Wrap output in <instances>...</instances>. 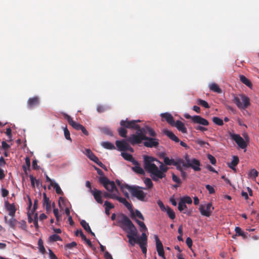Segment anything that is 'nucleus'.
Here are the masks:
<instances>
[{"mask_svg":"<svg viewBox=\"0 0 259 259\" xmlns=\"http://www.w3.org/2000/svg\"><path fill=\"white\" fill-rule=\"evenodd\" d=\"M117 221L120 224V228L127 234L131 233L135 235L138 230L131 221V220L125 214H120L118 215Z\"/></svg>","mask_w":259,"mask_h":259,"instance_id":"3","label":"nucleus"},{"mask_svg":"<svg viewBox=\"0 0 259 259\" xmlns=\"http://www.w3.org/2000/svg\"><path fill=\"white\" fill-rule=\"evenodd\" d=\"M64 133L65 138L67 140H71V138L70 137V132L66 127L64 129Z\"/></svg>","mask_w":259,"mask_h":259,"instance_id":"59","label":"nucleus"},{"mask_svg":"<svg viewBox=\"0 0 259 259\" xmlns=\"http://www.w3.org/2000/svg\"><path fill=\"white\" fill-rule=\"evenodd\" d=\"M207 158L209 160L210 163L212 164H213V165H215V163H216V159H215V158H214V156H213L211 154H209L207 155Z\"/></svg>","mask_w":259,"mask_h":259,"instance_id":"57","label":"nucleus"},{"mask_svg":"<svg viewBox=\"0 0 259 259\" xmlns=\"http://www.w3.org/2000/svg\"><path fill=\"white\" fill-rule=\"evenodd\" d=\"M64 117L67 120L68 122L76 130L79 131L82 125L78 123L72 119L70 116L67 114L66 113L63 114Z\"/></svg>","mask_w":259,"mask_h":259,"instance_id":"12","label":"nucleus"},{"mask_svg":"<svg viewBox=\"0 0 259 259\" xmlns=\"http://www.w3.org/2000/svg\"><path fill=\"white\" fill-rule=\"evenodd\" d=\"M258 176V172L255 169H252L250 170L248 176L250 178H255Z\"/></svg>","mask_w":259,"mask_h":259,"instance_id":"48","label":"nucleus"},{"mask_svg":"<svg viewBox=\"0 0 259 259\" xmlns=\"http://www.w3.org/2000/svg\"><path fill=\"white\" fill-rule=\"evenodd\" d=\"M127 138H126V141H124V140L119 141V140H117V141H116L115 142L116 146L118 148L119 150H120L121 151H127V147L128 146V143H129L127 141Z\"/></svg>","mask_w":259,"mask_h":259,"instance_id":"14","label":"nucleus"},{"mask_svg":"<svg viewBox=\"0 0 259 259\" xmlns=\"http://www.w3.org/2000/svg\"><path fill=\"white\" fill-rule=\"evenodd\" d=\"M178 209L180 211L183 212L184 213L187 214L188 215H190L191 214L190 211H188V208L186 204L181 200H180L178 203Z\"/></svg>","mask_w":259,"mask_h":259,"instance_id":"20","label":"nucleus"},{"mask_svg":"<svg viewBox=\"0 0 259 259\" xmlns=\"http://www.w3.org/2000/svg\"><path fill=\"white\" fill-rule=\"evenodd\" d=\"M229 135L233 141H234L238 146L242 149H245L247 146V143L239 134L229 132Z\"/></svg>","mask_w":259,"mask_h":259,"instance_id":"6","label":"nucleus"},{"mask_svg":"<svg viewBox=\"0 0 259 259\" xmlns=\"http://www.w3.org/2000/svg\"><path fill=\"white\" fill-rule=\"evenodd\" d=\"M90 193L92 194L95 200L99 203L102 204L103 200L102 199V192L100 190L94 188L93 190H91Z\"/></svg>","mask_w":259,"mask_h":259,"instance_id":"13","label":"nucleus"},{"mask_svg":"<svg viewBox=\"0 0 259 259\" xmlns=\"http://www.w3.org/2000/svg\"><path fill=\"white\" fill-rule=\"evenodd\" d=\"M77 246V243L75 242H72L71 243H68L65 245V247L68 249H72Z\"/></svg>","mask_w":259,"mask_h":259,"instance_id":"56","label":"nucleus"},{"mask_svg":"<svg viewBox=\"0 0 259 259\" xmlns=\"http://www.w3.org/2000/svg\"><path fill=\"white\" fill-rule=\"evenodd\" d=\"M147 243V236L145 233H142L141 236L139 237V243Z\"/></svg>","mask_w":259,"mask_h":259,"instance_id":"40","label":"nucleus"},{"mask_svg":"<svg viewBox=\"0 0 259 259\" xmlns=\"http://www.w3.org/2000/svg\"><path fill=\"white\" fill-rule=\"evenodd\" d=\"M121 156L125 160L131 162L133 163V164H138V161L133 158V156L131 154L127 153L122 152Z\"/></svg>","mask_w":259,"mask_h":259,"instance_id":"22","label":"nucleus"},{"mask_svg":"<svg viewBox=\"0 0 259 259\" xmlns=\"http://www.w3.org/2000/svg\"><path fill=\"white\" fill-rule=\"evenodd\" d=\"M126 189L132 196L141 201H146V193L142 190V188L137 186H125Z\"/></svg>","mask_w":259,"mask_h":259,"instance_id":"5","label":"nucleus"},{"mask_svg":"<svg viewBox=\"0 0 259 259\" xmlns=\"http://www.w3.org/2000/svg\"><path fill=\"white\" fill-rule=\"evenodd\" d=\"M144 183L146 185V186L149 189H151L152 188L153 184L151 181V180L150 178H147L144 180Z\"/></svg>","mask_w":259,"mask_h":259,"instance_id":"52","label":"nucleus"},{"mask_svg":"<svg viewBox=\"0 0 259 259\" xmlns=\"http://www.w3.org/2000/svg\"><path fill=\"white\" fill-rule=\"evenodd\" d=\"M2 147L5 151H8L11 147L10 145L8 144L6 142L3 141L2 142Z\"/></svg>","mask_w":259,"mask_h":259,"instance_id":"62","label":"nucleus"},{"mask_svg":"<svg viewBox=\"0 0 259 259\" xmlns=\"http://www.w3.org/2000/svg\"><path fill=\"white\" fill-rule=\"evenodd\" d=\"M197 103L198 105H201L205 108H209L210 107L207 102L201 99H199L197 100Z\"/></svg>","mask_w":259,"mask_h":259,"instance_id":"43","label":"nucleus"},{"mask_svg":"<svg viewBox=\"0 0 259 259\" xmlns=\"http://www.w3.org/2000/svg\"><path fill=\"white\" fill-rule=\"evenodd\" d=\"M117 194L118 193H111V192L108 193V192H105L103 194V197L105 198L115 199L116 194Z\"/></svg>","mask_w":259,"mask_h":259,"instance_id":"39","label":"nucleus"},{"mask_svg":"<svg viewBox=\"0 0 259 259\" xmlns=\"http://www.w3.org/2000/svg\"><path fill=\"white\" fill-rule=\"evenodd\" d=\"M172 179L177 184H181V181L180 179L174 173L172 174Z\"/></svg>","mask_w":259,"mask_h":259,"instance_id":"61","label":"nucleus"},{"mask_svg":"<svg viewBox=\"0 0 259 259\" xmlns=\"http://www.w3.org/2000/svg\"><path fill=\"white\" fill-rule=\"evenodd\" d=\"M50 259H58L57 256L54 254L51 249H49Z\"/></svg>","mask_w":259,"mask_h":259,"instance_id":"64","label":"nucleus"},{"mask_svg":"<svg viewBox=\"0 0 259 259\" xmlns=\"http://www.w3.org/2000/svg\"><path fill=\"white\" fill-rule=\"evenodd\" d=\"M184 117L186 119H191L193 123H197L204 126L209 125V122L206 119L199 115L191 116L189 114H185Z\"/></svg>","mask_w":259,"mask_h":259,"instance_id":"7","label":"nucleus"},{"mask_svg":"<svg viewBox=\"0 0 259 259\" xmlns=\"http://www.w3.org/2000/svg\"><path fill=\"white\" fill-rule=\"evenodd\" d=\"M182 133L186 134L187 132L186 127H185L184 123L180 120H177L175 122L174 125Z\"/></svg>","mask_w":259,"mask_h":259,"instance_id":"21","label":"nucleus"},{"mask_svg":"<svg viewBox=\"0 0 259 259\" xmlns=\"http://www.w3.org/2000/svg\"><path fill=\"white\" fill-rule=\"evenodd\" d=\"M144 128L146 130V134H148L150 136L154 137L156 136V134L155 131L149 126H146Z\"/></svg>","mask_w":259,"mask_h":259,"instance_id":"38","label":"nucleus"},{"mask_svg":"<svg viewBox=\"0 0 259 259\" xmlns=\"http://www.w3.org/2000/svg\"><path fill=\"white\" fill-rule=\"evenodd\" d=\"M161 117L162 118L164 119L168 123L171 125H174L175 121L172 116L169 113H164L161 114Z\"/></svg>","mask_w":259,"mask_h":259,"instance_id":"19","label":"nucleus"},{"mask_svg":"<svg viewBox=\"0 0 259 259\" xmlns=\"http://www.w3.org/2000/svg\"><path fill=\"white\" fill-rule=\"evenodd\" d=\"M83 153L91 160L94 161L97 160V157L94 154V153L89 149H85Z\"/></svg>","mask_w":259,"mask_h":259,"instance_id":"26","label":"nucleus"},{"mask_svg":"<svg viewBox=\"0 0 259 259\" xmlns=\"http://www.w3.org/2000/svg\"><path fill=\"white\" fill-rule=\"evenodd\" d=\"M135 217H137L138 218L141 219L142 220H144V218L142 214V213L138 209H136L135 210V212H134Z\"/></svg>","mask_w":259,"mask_h":259,"instance_id":"55","label":"nucleus"},{"mask_svg":"<svg viewBox=\"0 0 259 259\" xmlns=\"http://www.w3.org/2000/svg\"><path fill=\"white\" fill-rule=\"evenodd\" d=\"M5 222L8 224L10 227L13 229H15L17 224V221L14 218V217H11V218L10 220H8L7 217L6 216L4 218Z\"/></svg>","mask_w":259,"mask_h":259,"instance_id":"24","label":"nucleus"},{"mask_svg":"<svg viewBox=\"0 0 259 259\" xmlns=\"http://www.w3.org/2000/svg\"><path fill=\"white\" fill-rule=\"evenodd\" d=\"M52 186H53L54 188L55 189L57 194L59 195H63V193L61 188L60 187L59 185L57 183H55L54 184H53V185Z\"/></svg>","mask_w":259,"mask_h":259,"instance_id":"47","label":"nucleus"},{"mask_svg":"<svg viewBox=\"0 0 259 259\" xmlns=\"http://www.w3.org/2000/svg\"><path fill=\"white\" fill-rule=\"evenodd\" d=\"M125 206L131 212V216L132 219L135 218V213L132 204L129 203L127 201L124 204Z\"/></svg>","mask_w":259,"mask_h":259,"instance_id":"33","label":"nucleus"},{"mask_svg":"<svg viewBox=\"0 0 259 259\" xmlns=\"http://www.w3.org/2000/svg\"><path fill=\"white\" fill-rule=\"evenodd\" d=\"M140 120H132L130 121V129H133L137 130L136 134L135 135H138L139 132H143L142 128L138 124L139 122H140Z\"/></svg>","mask_w":259,"mask_h":259,"instance_id":"16","label":"nucleus"},{"mask_svg":"<svg viewBox=\"0 0 259 259\" xmlns=\"http://www.w3.org/2000/svg\"><path fill=\"white\" fill-rule=\"evenodd\" d=\"M167 215H168L169 218L171 219L174 220L176 218L175 213L174 211V210L169 206H167V209L166 210Z\"/></svg>","mask_w":259,"mask_h":259,"instance_id":"35","label":"nucleus"},{"mask_svg":"<svg viewBox=\"0 0 259 259\" xmlns=\"http://www.w3.org/2000/svg\"><path fill=\"white\" fill-rule=\"evenodd\" d=\"M119 135L122 138H127V130L123 127H120L118 129Z\"/></svg>","mask_w":259,"mask_h":259,"instance_id":"41","label":"nucleus"},{"mask_svg":"<svg viewBox=\"0 0 259 259\" xmlns=\"http://www.w3.org/2000/svg\"><path fill=\"white\" fill-rule=\"evenodd\" d=\"M144 167L155 182L165 177V172L168 170V167L159 160L149 156L144 157Z\"/></svg>","mask_w":259,"mask_h":259,"instance_id":"1","label":"nucleus"},{"mask_svg":"<svg viewBox=\"0 0 259 259\" xmlns=\"http://www.w3.org/2000/svg\"><path fill=\"white\" fill-rule=\"evenodd\" d=\"M27 106L29 109H33L40 104L39 98L37 96L29 98L27 101Z\"/></svg>","mask_w":259,"mask_h":259,"instance_id":"11","label":"nucleus"},{"mask_svg":"<svg viewBox=\"0 0 259 259\" xmlns=\"http://www.w3.org/2000/svg\"><path fill=\"white\" fill-rule=\"evenodd\" d=\"M20 224V228L24 230H26L27 228L26 222L24 220H22L19 222Z\"/></svg>","mask_w":259,"mask_h":259,"instance_id":"58","label":"nucleus"},{"mask_svg":"<svg viewBox=\"0 0 259 259\" xmlns=\"http://www.w3.org/2000/svg\"><path fill=\"white\" fill-rule=\"evenodd\" d=\"M200 161L195 159L193 158L191 163H184L183 167H191L194 171H198L201 170L200 168Z\"/></svg>","mask_w":259,"mask_h":259,"instance_id":"10","label":"nucleus"},{"mask_svg":"<svg viewBox=\"0 0 259 259\" xmlns=\"http://www.w3.org/2000/svg\"><path fill=\"white\" fill-rule=\"evenodd\" d=\"M5 205L7 210L9 211V214L11 217H14L16 211V208L14 204H10L8 201H5Z\"/></svg>","mask_w":259,"mask_h":259,"instance_id":"15","label":"nucleus"},{"mask_svg":"<svg viewBox=\"0 0 259 259\" xmlns=\"http://www.w3.org/2000/svg\"><path fill=\"white\" fill-rule=\"evenodd\" d=\"M43 205L46 207V209L47 211L51 210V202L49 198L47 197V195L45 193L43 194Z\"/></svg>","mask_w":259,"mask_h":259,"instance_id":"25","label":"nucleus"},{"mask_svg":"<svg viewBox=\"0 0 259 259\" xmlns=\"http://www.w3.org/2000/svg\"><path fill=\"white\" fill-rule=\"evenodd\" d=\"M154 238L156 242V248L158 255L163 259H166L164 255L163 246L162 242L159 240L158 237L157 235L154 236Z\"/></svg>","mask_w":259,"mask_h":259,"instance_id":"9","label":"nucleus"},{"mask_svg":"<svg viewBox=\"0 0 259 259\" xmlns=\"http://www.w3.org/2000/svg\"><path fill=\"white\" fill-rule=\"evenodd\" d=\"M101 145L104 148L107 149L112 150V149H115V147L114 146V145L113 144H112L111 143L109 142H103L101 143Z\"/></svg>","mask_w":259,"mask_h":259,"instance_id":"32","label":"nucleus"},{"mask_svg":"<svg viewBox=\"0 0 259 259\" xmlns=\"http://www.w3.org/2000/svg\"><path fill=\"white\" fill-rule=\"evenodd\" d=\"M116 183L117 185L120 187L121 190L123 193H124V190L126 189V187L125 186H128L127 184H121L120 181L119 180H116Z\"/></svg>","mask_w":259,"mask_h":259,"instance_id":"50","label":"nucleus"},{"mask_svg":"<svg viewBox=\"0 0 259 259\" xmlns=\"http://www.w3.org/2000/svg\"><path fill=\"white\" fill-rule=\"evenodd\" d=\"M107 108L103 105H98L97 107V110L100 113H103V112L106 111L107 110Z\"/></svg>","mask_w":259,"mask_h":259,"instance_id":"53","label":"nucleus"},{"mask_svg":"<svg viewBox=\"0 0 259 259\" xmlns=\"http://www.w3.org/2000/svg\"><path fill=\"white\" fill-rule=\"evenodd\" d=\"M240 80L248 87L251 88L252 84L250 81L243 75H239Z\"/></svg>","mask_w":259,"mask_h":259,"instance_id":"31","label":"nucleus"},{"mask_svg":"<svg viewBox=\"0 0 259 259\" xmlns=\"http://www.w3.org/2000/svg\"><path fill=\"white\" fill-rule=\"evenodd\" d=\"M205 208V207L204 205H200L199 210L202 215L209 217L211 215L214 208L212 207L211 203H208L207 204L206 209Z\"/></svg>","mask_w":259,"mask_h":259,"instance_id":"8","label":"nucleus"},{"mask_svg":"<svg viewBox=\"0 0 259 259\" xmlns=\"http://www.w3.org/2000/svg\"><path fill=\"white\" fill-rule=\"evenodd\" d=\"M212 121L217 125L222 126L224 124L223 120L219 117H213L212 118Z\"/></svg>","mask_w":259,"mask_h":259,"instance_id":"44","label":"nucleus"},{"mask_svg":"<svg viewBox=\"0 0 259 259\" xmlns=\"http://www.w3.org/2000/svg\"><path fill=\"white\" fill-rule=\"evenodd\" d=\"M180 200L184 203L191 204L192 203V200L189 196H184L181 198Z\"/></svg>","mask_w":259,"mask_h":259,"instance_id":"46","label":"nucleus"},{"mask_svg":"<svg viewBox=\"0 0 259 259\" xmlns=\"http://www.w3.org/2000/svg\"><path fill=\"white\" fill-rule=\"evenodd\" d=\"M176 160H175L174 159H169L168 157H164V159H163V161H164V163L166 165H174L175 162H176Z\"/></svg>","mask_w":259,"mask_h":259,"instance_id":"42","label":"nucleus"},{"mask_svg":"<svg viewBox=\"0 0 259 259\" xmlns=\"http://www.w3.org/2000/svg\"><path fill=\"white\" fill-rule=\"evenodd\" d=\"M164 134L166 135L170 139L175 142H179V139L170 131L165 130L163 131Z\"/></svg>","mask_w":259,"mask_h":259,"instance_id":"23","label":"nucleus"},{"mask_svg":"<svg viewBox=\"0 0 259 259\" xmlns=\"http://www.w3.org/2000/svg\"><path fill=\"white\" fill-rule=\"evenodd\" d=\"M235 231L237 235L242 236L243 238H247L246 234L243 232L240 227H236Z\"/></svg>","mask_w":259,"mask_h":259,"instance_id":"34","label":"nucleus"},{"mask_svg":"<svg viewBox=\"0 0 259 259\" xmlns=\"http://www.w3.org/2000/svg\"><path fill=\"white\" fill-rule=\"evenodd\" d=\"M120 124L122 127L130 128V122L129 120H122L120 122Z\"/></svg>","mask_w":259,"mask_h":259,"instance_id":"49","label":"nucleus"},{"mask_svg":"<svg viewBox=\"0 0 259 259\" xmlns=\"http://www.w3.org/2000/svg\"><path fill=\"white\" fill-rule=\"evenodd\" d=\"M99 182L104 187L105 185H106V184H107V183L110 182V181L107 178L104 176H102L99 178Z\"/></svg>","mask_w":259,"mask_h":259,"instance_id":"51","label":"nucleus"},{"mask_svg":"<svg viewBox=\"0 0 259 259\" xmlns=\"http://www.w3.org/2000/svg\"><path fill=\"white\" fill-rule=\"evenodd\" d=\"M128 239V242L132 246H134L136 243L139 244V237H138V232H136L135 235L129 233L126 235Z\"/></svg>","mask_w":259,"mask_h":259,"instance_id":"17","label":"nucleus"},{"mask_svg":"<svg viewBox=\"0 0 259 259\" xmlns=\"http://www.w3.org/2000/svg\"><path fill=\"white\" fill-rule=\"evenodd\" d=\"M143 132H139L138 135H132L127 139V141L132 144L134 145L139 144L142 143V141L145 140L144 145L147 147H156L159 145V141L158 139L154 138H149L146 136V132L144 128H142Z\"/></svg>","mask_w":259,"mask_h":259,"instance_id":"2","label":"nucleus"},{"mask_svg":"<svg viewBox=\"0 0 259 259\" xmlns=\"http://www.w3.org/2000/svg\"><path fill=\"white\" fill-rule=\"evenodd\" d=\"M147 243L142 244L141 243H139V245L141 248L142 252L146 254L147 253Z\"/></svg>","mask_w":259,"mask_h":259,"instance_id":"54","label":"nucleus"},{"mask_svg":"<svg viewBox=\"0 0 259 259\" xmlns=\"http://www.w3.org/2000/svg\"><path fill=\"white\" fill-rule=\"evenodd\" d=\"M80 225L87 232H91V229L89 224L85 220H81L80 221Z\"/></svg>","mask_w":259,"mask_h":259,"instance_id":"36","label":"nucleus"},{"mask_svg":"<svg viewBox=\"0 0 259 259\" xmlns=\"http://www.w3.org/2000/svg\"><path fill=\"white\" fill-rule=\"evenodd\" d=\"M233 102L240 110L245 109L250 105V99L244 94L232 95Z\"/></svg>","mask_w":259,"mask_h":259,"instance_id":"4","label":"nucleus"},{"mask_svg":"<svg viewBox=\"0 0 259 259\" xmlns=\"http://www.w3.org/2000/svg\"><path fill=\"white\" fill-rule=\"evenodd\" d=\"M239 161V159L238 156H234L233 157V159L230 163L228 164V165L230 168L232 169H235V166L238 164Z\"/></svg>","mask_w":259,"mask_h":259,"instance_id":"30","label":"nucleus"},{"mask_svg":"<svg viewBox=\"0 0 259 259\" xmlns=\"http://www.w3.org/2000/svg\"><path fill=\"white\" fill-rule=\"evenodd\" d=\"M37 244H38V246L39 247V250L40 252L42 254L46 253V250L45 249V248L44 246L43 241L41 239H39L38 240Z\"/></svg>","mask_w":259,"mask_h":259,"instance_id":"37","label":"nucleus"},{"mask_svg":"<svg viewBox=\"0 0 259 259\" xmlns=\"http://www.w3.org/2000/svg\"><path fill=\"white\" fill-rule=\"evenodd\" d=\"M205 187H206V189L209 191V193L210 194L214 193L215 190L212 186H211L209 185H206Z\"/></svg>","mask_w":259,"mask_h":259,"instance_id":"63","label":"nucleus"},{"mask_svg":"<svg viewBox=\"0 0 259 259\" xmlns=\"http://www.w3.org/2000/svg\"><path fill=\"white\" fill-rule=\"evenodd\" d=\"M104 205L105 206V208L108 209H110L112 208H113L114 207V206L113 204L111 203L110 202L108 201H106L104 203Z\"/></svg>","mask_w":259,"mask_h":259,"instance_id":"60","label":"nucleus"},{"mask_svg":"<svg viewBox=\"0 0 259 259\" xmlns=\"http://www.w3.org/2000/svg\"><path fill=\"white\" fill-rule=\"evenodd\" d=\"M135 166L132 167V170L136 173L140 175H144L145 171L144 169L140 166L139 162L137 164H134Z\"/></svg>","mask_w":259,"mask_h":259,"instance_id":"29","label":"nucleus"},{"mask_svg":"<svg viewBox=\"0 0 259 259\" xmlns=\"http://www.w3.org/2000/svg\"><path fill=\"white\" fill-rule=\"evenodd\" d=\"M184 163H185L184 162V160L182 159L179 158L176 160V162H175L174 165L176 167L177 169L180 171H182L184 170L182 167V166H183Z\"/></svg>","mask_w":259,"mask_h":259,"instance_id":"28","label":"nucleus"},{"mask_svg":"<svg viewBox=\"0 0 259 259\" xmlns=\"http://www.w3.org/2000/svg\"><path fill=\"white\" fill-rule=\"evenodd\" d=\"M49 240L51 242H55L57 241H62L61 238L57 234H53L51 235L49 237Z\"/></svg>","mask_w":259,"mask_h":259,"instance_id":"45","label":"nucleus"},{"mask_svg":"<svg viewBox=\"0 0 259 259\" xmlns=\"http://www.w3.org/2000/svg\"><path fill=\"white\" fill-rule=\"evenodd\" d=\"M105 188L109 192L118 193V190L116 188L115 183L110 181L104 186Z\"/></svg>","mask_w":259,"mask_h":259,"instance_id":"18","label":"nucleus"},{"mask_svg":"<svg viewBox=\"0 0 259 259\" xmlns=\"http://www.w3.org/2000/svg\"><path fill=\"white\" fill-rule=\"evenodd\" d=\"M210 90L217 93L218 94H221L222 93V89L220 88L218 84L215 83H212L209 85Z\"/></svg>","mask_w":259,"mask_h":259,"instance_id":"27","label":"nucleus"}]
</instances>
